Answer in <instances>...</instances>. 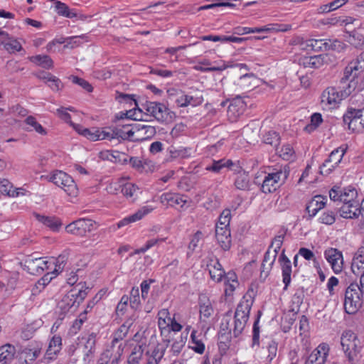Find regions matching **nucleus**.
I'll use <instances>...</instances> for the list:
<instances>
[{
  "mask_svg": "<svg viewBox=\"0 0 364 364\" xmlns=\"http://www.w3.org/2000/svg\"><path fill=\"white\" fill-rule=\"evenodd\" d=\"M116 100L121 103L124 102L129 104L130 106L134 105L135 106L138 107V103L135 95L117 92Z\"/></svg>",
  "mask_w": 364,
  "mask_h": 364,
  "instance_id": "nucleus-48",
  "label": "nucleus"
},
{
  "mask_svg": "<svg viewBox=\"0 0 364 364\" xmlns=\"http://www.w3.org/2000/svg\"><path fill=\"white\" fill-rule=\"evenodd\" d=\"M341 202L343 204L350 203H360L358 198V192L356 189L352 186H348L341 190Z\"/></svg>",
  "mask_w": 364,
  "mask_h": 364,
  "instance_id": "nucleus-33",
  "label": "nucleus"
},
{
  "mask_svg": "<svg viewBox=\"0 0 364 364\" xmlns=\"http://www.w3.org/2000/svg\"><path fill=\"white\" fill-rule=\"evenodd\" d=\"M360 203H343L339 208L340 216L346 219H357L362 214Z\"/></svg>",
  "mask_w": 364,
  "mask_h": 364,
  "instance_id": "nucleus-13",
  "label": "nucleus"
},
{
  "mask_svg": "<svg viewBox=\"0 0 364 364\" xmlns=\"http://www.w3.org/2000/svg\"><path fill=\"white\" fill-rule=\"evenodd\" d=\"M343 121L344 124H347L348 128L353 132H360L364 129L363 122L357 113L356 109L348 108L343 114Z\"/></svg>",
  "mask_w": 364,
  "mask_h": 364,
  "instance_id": "nucleus-11",
  "label": "nucleus"
},
{
  "mask_svg": "<svg viewBox=\"0 0 364 364\" xmlns=\"http://www.w3.org/2000/svg\"><path fill=\"white\" fill-rule=\"evenodd\" d=\"M144 109L146 111V115L154 117L159 122H164L168 114V108L163 103L157 102L146 101L142 105Z\"/></svg>",
  "mask_w": 364,
  "mask_h": 364,
  "instance_id": "nucleus-7",
  "label": "nucleus"
},
{
  "mask_svg": "<svg viewBox=\"0 0 364 364\" xmlns=\"http://www.w3.org/2000/svg\"><path fill=\"white\" fill-rule=\"evenodd\" d=\"M129 298L131 308L134 310L138 309L141 304L139 287H133L132 288Z\"/></svg>",
  "mask_w": 364,
  "mask_h": 364,
  "instance_id": "nucleus-49",
  "label": "nucleus"
},
{
  "mask_svg": "<svg viewBox=\"0 0 364 364\" xmlns=\"http://www.w3.org/2000/svg\"><path fill=\"white\" fill-rule=\"evenodd\" d=\"M326 51L334 50L337 52H341L345 48V44L337 39H326Z\"/></svg>",
  "mask_w": 364,
  "mask_h": 364,
  "instance_id": "nucleus-54",
  "label": "nucleus"
},
{
  "mask_svg": "<svg viewBox=\"0 0 364 364\" xmlns=\"http://www.w3.org/2000/svg\"><path fill=\"white\" fill-rule=\"evenodd\" d=\"M235 186L237 189L241 191H248L250 189V176L245 171L240 172L236 176L235 182Z\"/></svg>",
  "mask_w": 364,
  "mask_h": 364,
  "instance_id": "nucleus-37",
  "label": "nucleus"
},
{
  "mask_svg": "<svg viewBox=\"0 0 364 364\" xmlns=\"http://www.w3.org/2000/svg\"><path fill=\"white\" fill-rule=\"evenodd\" d=\"M41 348V343L37 342H35V343H31L21 350V353L24 354L29 361L33 362L39 357Z\"/></svg>",
  "mask_w": 364,
  "mask_h": 364,
  "instance_id": "nucleus-32",
  "label": "nucleus"
},
{
  "mask_svg": "<svg viewBox=\"0 0 364 364\" xmlns=\"http://www.w3.org/2000/svg\"><path fill=\"white\" fill-rule=\"evenodd\" d=\"M253 303V300H249L246 299V296H244L237 306L235 317L240 316L241 318L248 320Z\"/></svg>",
  "mask_w": 364,
  "mask_h": 364,
  "instance_id": "nucleus-29",
  "label": "nucleus"
},
{
  "mask_svg": "<svg viewBox=\"0 0 364 364\" xmlns=\"http://www.w3.org/2000/svg\"><path fill=\"white\" fill-rule=\"evenodd\" d=\"M198 306L200 318L202 319L203 317V321L205 322V319L209 318L213 314L214 310L212 304L206 296L202 295L199 296Z\"/></svg>",
  "mask_w": 364,
  "mask_h": 364,
  "instance_id": "nucleus-21",
  "label": "nucleus"
},
{
  "mask_svg": "<svg viewBox=\"0 0 364 364\" xmlns=\"http://www.w3.org/2000/svg\"><path fill=\"white\" fill-rule=\"evenodd\" d=\"M137 190L139 188L135 184L127 183L122 186L121 192L128 198H132Z\"/></svg>",
  "mask_w": 364,
  "mask_h": 364,
  "instance_id": "nucleus-57",
  "label": "nucleus"
},
{
  "mask_svg": "<svg viewBox=\"0 0 364 364\" xmlns=\"http://www.w3.org/2000/svg\"><path fill=\"white\" fill-rule=\"evenodd\" d=\"M345 153V149H343L341 147L335 149L329 154L328 157V161L333 163L334 166H338V165L341 163Z\"/></svg>",
  "mask_w": 364,
  "mask_h": 364,
  "instance_id": "nucleus-46",
  "label": "nucleus"
},
{
  "mask_svg": "<svg viewBox=\"0 0 364 364\" xmlns=\"http://www.w3.org/2000/svg\"><path fill=\"white\" fill-rule=\"evenodd\" d=\"M299 330L301 331V346L308 352L311 349V342L309 339V323L306 316H302L299 320Z\"/></svg>",
  "mask_w": 364,
  "mask_h": 364,
  "instance_id": "nucleus-16",
  "label": "nucleus"
},
{
  "mask_svg": "<svg viewBox=\"0 0 364 364\" xmlns=\"http://www.w3.org/2000/svg\"><path fill=\"white\" fill-rule=\"evenodd\" d=\"M161 203L165 205L176 207L178 205L183 208L191 203V200L186 195L175 193H164L160 197Z\"/></svg>",
  "mask_w": 364,
  "mask_h": 364,
  "instance_id": "nucleus-8",
  "label": "nucleus"
},
{
  "mask_svg": "<svg viewBox=\"0 0 364 364\" xmlns=\"http://www.w3.org/2000/svg\"><path fill=\"white\" fill-rule=\"evenodd\" d=\"M197 331L196 330L192 331L191 334V339L193 346L191 348L197 353L203 354L205 351V344L196 336Z\"/></svg>",
  "mask_w": 364,
  "mask_h": 364,
  "instance_id": "nucleus-45",
  "label": "nucleus"
},
{
  "mask_svg": "<svg viewBox=\"0 0 364 364\" xmlns=\"http://www.w3.org/2000/svg\"><path fill=\"white\" fill-rule=\"evenodd\" d=\"M69 79L74 83L80 86L83 90L87 92H92L93 91V87L86 80L81 78L76 75H70Z\"/></svg>",
  "mask_w": 364,
  "mask_h": 364,
  "instance_id": "nucleus-50",
  "label": "nucleus"
},
{
  "mask_svg": "<svg viewBox=\"0 0 364 364\" xmlns=\"http://www.w3.org/2000/svg\"><path fill=\"white\" fill-rule=\"evenodd\" d=\"M25 122L27 124L33 127V129H35V131L36 132H38V134H40L41 135L47 134V132H46V129L43 128L42 127V125L36 121V119L34 117H33V116L27 117L25 119Z\"/></svg>",
  "mask_w": 364,
  "mask_h": 364,
  "instance_id": "nucleus-51",
  "label": "nucleus"
},
{
  "mask_svg": "<svg viewBox=\"0 0 364 364\" xmlns=\"http://www.w3.org/2000/svg\"><path fill=\"white\" fill-rule=\"evenodd\" d=\"M351 270L354 274L357 276H362L364 274V247H360L353 259L351 264Z\"/></svg>",
  "mask_w": 364,
  "mask_h": 364,
  "instance_id": "nucleus-20",
  "label": "nucleus"
},
{
  "mask_svg": "<svg viewBox=\"0 0 364 364\" xmlns=\"http://www.w3.org/2000/svg\"><path fill=\"white\" fill-rule=\"evenodd\" d=\"M55 9L57 14L60 16L69 18H73L77 16V14L75 11V9H70L67 4L61 1H55Z\"/></svg>",
  "mask_w": 364,
  "mask_h": 364,
  "instance_id": "nucleus-36",
  "label": "nucleus"
},
{
  "mask_svg": "<svg viewBox=\"0 0 364 364\" xmlns=\"http://www.w3.org/2000/svg\"><path fill=\"white\" fill-rule=\"evenodd\" d=\"M46 84L54 92H58L64 87L61 80L53 75L49 77L48 81H46Z\"/></svg>",
  "mask_w": 364,
  "mask_h": 364,
  "instance_id": "nucleus-52",
  "label": "nucleus"
},
{
  "mask_svg": "<svg viewBox=\"0 0 364 364\" xmlns=\"http://www.w3.org/2000/svg\"><path fill=\"white\" fill-rule=\"evenodd\" d=\"M319 222L325 225H332L336 221V214L332 210L323 212L319 217Z\"/></svg>",
  "mask_w": 364,
  "mask_h": 364,
  "instance_id": "nucleus-56",
  "label": "nucleus"
},
{
  "mask_svg": "<svg viewBox=\"0 0 364 364\" xmlns=\"http://www.w3.org/2000/svg\"><path fill=\"white\" fill-rule=\"evenodd\" d=\"M278 261L282 267L284 289L286 290L291 283V265L290 260L284 254V250L279 255Z\"/></svg>",
  "mask_w": 364,
  "mask_h": 364,
  "instance_id": "nucleus-17",
  "label": "nucleus"
},
{
  "mask_svg": "<svg viewBox=\"0 0 364 364\" xmlns=\"http://www.w3.org/2000/svg\"><path fill=\"white\" fill-rule=\"evenodd\" d=\"M231 220V209L225 208L220 213L218 219V223L220 225L225 227L230 226V222Z\"/></svg>",
  "mask_w": 364,
  "mask_h": 364,
  "instance_id": "nucleus-64",
  "label": "nucleus"
},
{
  "mask_svg": "<svg viewBox=\"0 0 364 364\" xmlns=\"http://www.w3.org/2000/svg\"><path fill=\"white\" fill-rule=\"evenodd\" d=\"M80 285L81 286V287L78 289L77 292L75 289H73L68 292V294L69 296H73L72 301H73L76 309L78 308L80 304L85 300L90 291V288L88 287H86L85 282L84 284L80 283L77 284V286Z\"/></svg>",
  "mask_w": 364,
  "mask_h": 364,
  "instance_id": "nucleus-25",
  "label": "nucleus"
},
{
  "mask_svg": "<svg viewBox=\"0 0 364 364\" xmlns=\"http://www.w3.org/2000/svg\"><path fill=\"white\" fill-rule=\"evenodd\" d=\"M364 291L360 282H352L346 288L344 299V309L348 314H354L362 307Z\"/></svg>",
  "mask_w": 364,
  "mask_h": 364,
  "instance_id": "nucleus-3",
  "label": "nucleus"
},
{
  "mask_svg": "<svg viewBox=\"0 0 364 364\" xmlns=\"http://www.w3.org/2000/svg\"><path fill=\"white\" fill-rule=\"evenodd\" d=\"M283 239H284L283 235L276 236L273 239L270 246L269 247V250H271V248H274V250L272 251V259L269 264L270 267L273 265V264L276 259L278 252L279 251V250L282 247V245L283 242Z\"/></svg>",
  "mask_w": 364,
  "mask_h": 364,
  "instance_id": "nucleus-43",
  "label": "nucleus"
},
{
  "mask_svg": "<svg viewBox=\"0 0 364 364\" xmlns=\"http://www.w3.org/2000/svg\"><path fill=\"white\" fill-rule=\"evenodd\" d=\"M213 262V259L212 257L208 258V262L207 264V267H213L215 270L218 272V274H213V271L212 269H209V274L213 281H215L217 282H220L223 277L225 275V272L224 269L223 268L222 264H220L219 259L218 258H215V262L214 264H212Z\"/></svg>",
  "mask_w": 364,
  "mask_h": 364,
  "instance_id": "nucleus-31",
  "label": "nucleus"
},
{
  "mask_svg": "<svg viewBox=\"0 0 364 364\" xmlns=\"http://www.w3.org/2000/svg\"><path fill=\"white\" fill-rule=\"evenodd\" d=\"M99 158L103 161L107 160L122 165L128 164V156L118 151H102L99 153Z\"/></svg>",
  "mask_w": 364,
  "mask_h": 364,
  "instance_id": "nucleus-15",
  "label": "nucleus"
},
{
  "mask_svg": "<svg viewBox=\"0 0 364 364\" xmlns=\"http://www.w3.org/2000/svg\"><path fill=\"white\" fill-rule=\"evenodd\" d=\"M62 349V338L58 335H54L50 340L46 355L49 360L54 359Z\"/></svg>",
  "mask_w": 364,
  "mask_h": 364,
  "instance_id": "nucleus-26",
  "label": "nucleus"
},
{
  "mask_svg": "<svg viewBox=\"0 0 364 364\" xmlns=\"http://www.w3.org/2000/svg\"><path fill=\"white\" fill-rule=\"evenodd\" d=\"M329 346L326 343H321L306 358L305 364H324L328 356Z\"/></svg>",
  "mask_w": 364,
  "mask_h": 364,
  "instance_id": "nucleus-10",
  "label": "nucleus"
},
{
  "mask_svg": "<svg viewBox=\"0 0 364 364\" xmlns=\"http://www.w3.org/2000/svg\"><path fill=\"white\" fill-rule=\"evenodd\" d=\"M96 222L88 218H79L69 223L65 227L68 233L77 237H85L87 232L95 228Z\"/></svg>",
  "mask_w": 364,
  "mask_h": 364,
  "instance_id": "nucleus-4",
  "label": "nucleus"
},
{
  "mask_svg": "<svg viewBox=\"0 0 364 364\" xmlns=\"http://www.w3.org/2000/svg\"><path fill=\"white\" fill-rule=\"evenodd\" d=\"M1 44L4 45V48L10 53L23 50V48L20 42L14 36L11 39H9L8 42H1Z\"/></svg>",
  "mask_w": 364,
  "mask_h": 364,
  "instance_id": "nucleus-44",
  "label": "nucleus"
},
{
  "mask_svg": "<svg viewBox=\"0 0 364 364\" xmlns=\"http://www.w3.org/2000/svg\"><path fill=\"white\" fill-rule=\"evenodd\" d=\"M49 181L60 187L69 196H74L76 193V184L72 177L65 172L62 171H54L50 176Z\"/></svg>",
  "mask_w": 364,
  "mask_h": 364,
  "instance_id": "nucleus-6",
  "label": "nucleus"
},
{
  "mask_svg": "<svg viewBox=\"0 0 364 364\" xmlns=\"http://www.w3.org/2000/svg\"><path fill=\"white\" fill-rule=\"evenodd\" d=\"M342 349L350 364H356L361 358L362 346L356 334L350 330L344 331L341 337Z\"/></svg>",
  "mask_w": 364,
  "mask_h": 364,
  "instance_id": "nucleus-2",
  "label": "nucleus"
},
{
  "mask_svg": "<svg viewBox=\"0 0 364 364\" xmlns=\"http://www.w3.org/2000/svg\"><path fill=\"white\" fill-rule=\"evenodd\" d=\"M279 154L280 157L284 160H289L294 154V149L291 144H286L282 146L280 151H277Z\"/></svg>",
  "mask_w": 364,
  "mask_h": 364,
  "instance_id": "nucleus-58",
  "label": "nucleus"
},
{
  "mask_svg": "<svg viewBox=\"0 0 364 364\" xmlns=\"http://www.w3.org/2000/svg\"><path fill=\"white\" fill-rule=\"evenodd\" d=\"M359 60H354L351 61L348 66L345 68L344 76L346 78H348L349 76L353 75V77H356L360 73L364 70V68H360Z\"/></svg>",
  "mask_w": 364,
  "mask_h": 364,
  "instance_id": "nucleus-41",
  "label": "nucleus"
},
{
  "mask_svg": "<svg viewBox=\"0 0 364 364\" xmlns=\"http://www.w3.org/2000/svg\"><path fill=\"white\" fill-rule=\"evenodd\" d=\"M134 134V131L132 129L125 131L120 128L114 127V136H115V138L119 141L121 140H129L132 141H137L138 139H132Z\"/></svg>",
  "mask_w": 364,
  "mask_h": 364,
  "instance_id": "nucleus-42",
  "label": "nucleus"
},
{
  "mask_svg": "<svg viewBox=\"0 0 364 364\" xmlns=\"http://www.w3.org/2000/svg\"><path fill=\"white\" fill-rule=\"evenodd\" d=\"M33 215L38 222L43 223L53 232H58L62 226L60 219L55 216H46L36 213Z\"/></svg>",
  "mask_w": 364,
  "mask_h": 364,
  "instance_id": "nucleus-19",
  "label": "nucleus"
},
{
  "mask_svg": "<svg viewBox=\"0 0 364 364\" xmlns=\"http://www.w3.org/2000/svg\"><path fill=\"white\" fill-rule=\"evenodd\" d=\"M234 163L231 159L224 158L220 160H213L212 164L206 166L205 170L213 173H223L224 169H231Z\"/></svg>",
  "mask_w": 364,
  "mask_h": 364,
  "instance_id": "nucleus-28",
  "label": "nucleus"
},
{
  "mask_svg": "<svg viewBox=\"0 0 364 364\" xmlns=\"http://www.w3.org/2000/svg\"><path fill=\"white\" fill-rule=\"evenodd\" d=\"M294 301H291V304L289 305V309L287 310V312L285 311L282 317V321L291 323V326L293 325L296 320V313H294Z\"/></svg>",
  "mask_w": 364,
  "mask_h": 364,
  "instance_id": "nucleus-59",
  "label": "nucleus"
},
{
  "mask_svg": "<svg viewBox=\"0 0 364 364\" xmlns=\"http://www.w3.org/2000/svg\"><path fill=\"white\" fill-rule=\"evenodd\" d=\"M351 81L346 87H328L323 91L321 94V104L328 107V109L337 108L341 101L347 98L354 90L355 87Z\"/></svg>",
  "mask_w": 364,
  "mask_h": 364,
  "instance_id": "nucleus-1",
  "label": "nucleus"
},
{
  "mask_svg": "<svg viewBox=\"0 0 364 364\" xmlns=\"http://www.w3.org/2000/svg\"><path fill=\"white\" fill-rule=\"evenodd\" d=\"M264 346L263 348H267L268 355L266 358V361L270 363L272 360L276 357L277 353L278 343L271 338H267L266 341L262 340Z\"/></svg>",
  "mask_w": 364,
  "mask_h": 364,
  "instance_id": "nucleus-35",
  "label": "nucleus"
},
{
  "mask_svg": "<svg viewBox=\"0 0 364 364\" xmlns=\"http://www.w3.org/2000/svg\"><path fill=\"white\" fill-rule=\"evenodd\" d=\"M151 209L148 208V207L146 206L143 207L141 209L138 210L134 214L125 217L121 220H119L117 224V228H121L130 223L140 220L141 219L143 218V217L149 214L151 212Z\"/></svg>",
  "mask_w": 364,
  "mask_h": 364,
  "instance_id": "nucleus-22",
  "label": "nucleus"
},
{
  "mask_svg": "<svg viewBox=\"0 0 364 364\" xmlns=\"http://www.w3.org/2000/svg\"><path fill=\"white\" fill-rule=\"evenodd\" d=\"M181 95L176 100V103L180 107H186L188 105L196 107L200 105L203 102V97L202 95L199 97H193L188 95L183 94L180 91Z\"/></svg>",
  "mask_w": 364,
  "mask_h": 364,
  "instance_id": "nucleus-24",
  "label": "nucleus"
},
{
  "mask_svg": "<svg viewBox=\"0 0 364 364\" xmlns=\"http://www.w3.org/2000/svg\"><path fill=\"white\" fill-rule=\"evenodd\" d=\"M287 178L285 173L282 170L272 173H265L262 182L258 181L259 177H255V183L261 186L260 190L264 193H270L275 191L280 186L281 176Z\"/></svg>",
  "mask_w": 364,
  "mask_h": 364,
  "instance_id": "nucleus-5",
  "label": "nucleus"
},
{
  "mask_svg": "<svg viewBox=\"0 0 364 364\" xmlns=\"http://www.w3.org/2000/svg\"><path fill=\"white\" fill-rule=\"evenodd\" d=\"M218 243L224 251H228L231 247V236L219 235L215 236Z\"/></svg>",
  "mask_w": 364,
  "mask_h": 364,
  "instance_id": "nucleus-63",
  "label": "nucleus"
},
{
  "mask_svg": "<svg viewBox=\"0 0 364 364\" xmlns=\"http://www.w3.org/2000/svg\"><path fill=\"white\" fill-rule=\"evenodd\" d=\"M144 354V348L141 345H136L129 355L127 364H139Z\"/></svg>",
  "mask_w": 364,
  "mask_h": 364,
  "instance_id": "nucleus-39",
  "label": "nucleus"
},
{
  "mask_svg": "<svg viewBox=\"0 0 364 364\" xmlns=\"http://www.w3.org/2000/svg\"><path fill=\"white\" fill-rule=\"evenodd\" d=\"M29 60L44 69H52L54 66L53 60L48 55H36L29 57Z\"/></svg>",
  "mask_w": 364,
  "mask_h": 364,
  "instance_id": "nucleus-34",
  "label": "nucleus"
},
{
  "mask_svg": "<svg viewBox=\"0 0 364 364\" xmlns=\"http://www.w3.org/2000/svg\"><path fill=\"white\" fill-rule=\"evenodd\" d=\"M0 192L8 196H17L18 195V192L13 189V185L10 183V181L5 178H0Z\"/></svg>",
  "mask_w": 364,
  "mask_h": 364,
  "instance_id": "nucleus-40",
  "label": "nucleus"
},
{
  "mask_svg": "<svg viewBox=\"0 0 364 364\" xmlns=\"http://www.w3.org/2000/svg\"><path fill=\"white\" fill-rule=\"evenodd\" d=\"M312 51H326V39H310Z\"/></svg>",
  "mask_w": 364,
  "mask_h": 364,
  "instance_id": "nucleus-61",
  "label": "nucleus"
},
{
  "mask_svg": "<svg viewBox=\"0 0 364 364\" xmlns=\"http://www.w3.org/2000/svg\"><path fill=\"white\" fill-rule=\"evenodd\" d=\"M327 198L321 195L315 196L306 205V210L310 217L314 216L326 204Z\"/></svg>",
  "mask_w": 364,
  "mask_h": 364,
  "instance_id": "nucleus-18",
  "label": "nucleus"
},
{
  "mask_svg": "<svg viewBox=\"0 0 364 364\" xmlns=\"http://www.w3.org/2000/svg\"><path fill=\"white\" fill-rule=\"evenodd\" d=\"M168 314V312L167 311V310H165V309H163L162 311H160L159 312V318L158 324H159V328L161 329V334H163L164 333V331H167L168 333H170L171 331H174V332L181 331L183 328V326L181 323H178L175 320V318H168V319L171 320V323L167 324L168 328H166V326L162 327L163 325H165L166 323L165 318H163L162 316H167Z\"/></svg>",
  "mask_w": 364,
  "mask_h": 364,
  "instance_id": "nucleus-14",
  "label": "nucleus"
},
{
  "mask_svg": "<svg viewBox=\"0 0 364 364\" xmlns=\"http://www.w3.org/2000/svg\"><path fill=\"white\" fill-rule=\"evenodd\" d=\"M266 32L287 31L291 28V24L269 23L265 26Z\"/></svg>",
  "mask_w": 364,
  "mask_h": 364,
  "instance_id": "nucleus-55",
  "label": "nucleus"
},
{
  "mask_svg": "<svg viewBox=\"0 0 364 364\" xmlns=\"http://www.w3.org/2000/svg\"><path fill=\"white\" fill-rule=\"evenodd\" d=\"M234 328H233V334L235 337H238L242 332L246 323L248 320L245 318H241L240 316H234Z\"/></svg>",
  "mask_w": 364,
  "mask_h": 364,
  "instance_id": "nucleus-53",
  "label": "nucleus"
},
{
  "mask_svg": "<svg viewBox=\"0 0 364 364\" xmlns=\"http://www.w3.org/2000/svg\"><path fill=\"white\" fill-rule=\"evenodd\" d=\"M348 42L355 48H361L364 46V37L362 34L353 31L349 34Z\"/></svg>",
  "mask_w": 364,
  "mask_h": 364,
  "instance_id": "nucleus-47",
  "label": "nucleus"
},
{
  "mask_svg": "<svg viewBox=\"0 0 364 364\" xmlns=\"http://www.w3.org/2000/svg\"><path fill=\"white\" fill-rule=\"evenodd\" d=\"M327 54H320L313 56H303L299 59V64L304 68H319L326 62Z\"/></svg>",
  "mask_w": 364,
  "mask_h": 364,
  "instance_id": "nucleus-12",
  "label": "nucleus"
},
{
  "mask_svg": "<svg viewBox=\"0 0 364 364\" xmlns=\"http://www.w3.org/2000/svg\"><path fill=\"white\" fill-rule=\"evenodd\" d=\"M167 152L168 158L167 161H171L177 159H187L191 156V149L184 147H176L173 145L170 146Z\"/></svg>",
  "mask_w": 364,
  "mask_h": 364,
  "instance_id": "nucleus-30",
  "label": "nucleus"
},
{
  "mask_svg": "<svg viewBox=\"0 0 364 364\" xmlns=\"http://www.w3.org/2000/svg\"><path fill=\"white\" fill-rule=\"evenodd\" d=\"M324 256L336 274L342 272L343 259L341 251L336 248H329L324 252Z\"/></svg>",
  "mask_w": 364,
  "mask_h": 364,
  "instance_id": "nucleus-9",
  "label": "nucleus"
},
{
  "mask_svg": "<svg viewBox=\"0 0 364 364\" xmlns=\"http://www.w3.org/2000/svg\"><path fill=\"white\" fill-rule=\"evenodd\" d=\"M16 353L14 345L6 343L0 346V364H11Z\"/></svg>",
  "mask_w": 364,
  "mask_h": 364,
  "instance_id": "nucleus-23",
  "label": "nucleus"
},
{
  "mask_svg": "<svg viewBox=\"0 0 364 364\" xmlns=\"http://www.w3.org/2000/svg\"><path fill=\"white\" fill-rule=\"evenodd\" d=\"M67 110L73 111L74 107H69L68 108L60 107L57 109L56 112L59 118L63 120L65 122L71 124V115L67 112Z\"/></svg>",
  "mask_w": 364,
  "mask_h": 364,
  "instance_id": "nucleus-60",
  "label": "nucleus"
},
{
  "mask_svg": "<svg viewBox=\"0 0 364 364\" xmlns=\"http://www.w3.org/2000/svg\"><path fill=\"white\" fill-rule=\"evenodd\" d=\"M53 278L54 277L52 276V273L47 272L36 282L35 284L36 289H38L39 291H41L51 282Z\"/></svg>",
  "mask_w": 364,
  "mask_h": 364,
  "instance_id": "nucleus-62",
  "label": "nucleus"
},
{
  "mask_svg": "<svg viewBox=\"0 0 364 364\" xmlns=\"http://www.w3.org/2000/svg\"><path fill=\"white\" fill-rule=\"evenodd\" d=\"M262 140L264 143L272 146L277 151L280 143V136L278 132L273 130L269 131L263 135Z\"/></svg>",
  "mask_w": 364,
  "mask_h": 364,
  "instance_id": "nucleus-38",
  "label": "nucleus"
},
{
  "mask_svg": "<svg viewBox=\"0 0 364 364\" xmlns=\"http://www.w3.org/2000/svg\"><path fill=\"white\" fill-rule=\"evenodd\" d=\"M72 296H69L68 293L63 296L62 299L58 302L55 314H60L61 316H66L67 314L73 309L76 310L73 301H72Z\"/></svg>",
  "mask_w": 364,
  "mask_h": 364,
  "instance_id": "nucleus-27",
  "label": "nucleus"
}]
</instances>
